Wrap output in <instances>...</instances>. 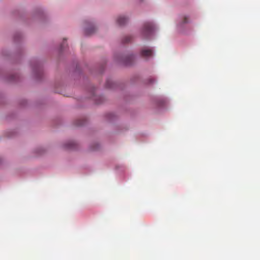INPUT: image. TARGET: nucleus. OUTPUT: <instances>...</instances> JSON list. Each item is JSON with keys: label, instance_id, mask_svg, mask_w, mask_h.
<instances>
[{"label": "nucleus", "instance_id": "7", "mask_svg": "<svg viewBox=\"0 0 260 260\" xmlns=\"http://www.w3.org/2000/svg\"><path fill=\"white\" fill-rule=\"evenodd\" d=\"M74 145V143L72 142H69L68 144H66V147L67 148L71 149L73 148V145Z\"/></svg>", "mask_w": 260, "mask_h": 260}, {"label": "nucleus", "instance_id": "4", "mask_svg": "<svg viewBox=\"0 0 260 260\" xmlns=\"http://www.w3.org/2000/svg\"><path fill=\"white\" fill-rule=\"evenodd\" d=\"M95 31V28L93 26H90L89 27L86 28L85 29V34L86 35H90L94 32Z\"/></svg>", "mask_w": 260, "mask_h": 260}, {"label": "nucleus", "instance_id": "8", "mask_svg": "<svg viewBox=\"0 0 260 260\" xmlns=\"http://www.w3.org/2000/svg\"><path fill=\"white\" fill-rule=\"evenodd\" d=\"M83 124V122H81L80 123H77V125H81Z\"/></svg>", "mask_w": 260, "mask_h": 260}, {"label": "nucleus", "instance_id": "2", "mask_svg": "<svg viewBox=\"0 0 260 260\" xmlns=\"http://www.w3.org/2000/svg\"><path fill=\"white\" fill-rule=\"evenodd\" d=\"M153 54V50L151 49H142L141 51V55L144 58L151 57Z\"/></svg>", "mask_w": 260, "mask_h": 260}, {"label": "nucleus", "instance_id": "6", "mask_svg": "<svg viewBox=\"0 0 260 260\" xmlns=\"http://www.w3.org/2000/svg\"><path fill=\"white\" fill-rule=\"evenodd\" d=\"M189 22V18L188 16H184L182 18V22L183 24L187 23Z\"/></svg>", "mask_w": 260, "mask_h": 260}, {"label": "nucleus", "instance_id": "5", "mask_svg": "<svg viewBox=\"0 0 260 260\" xmlns=\"http://www.w3.org/2000/svg\"><path fill=\"white\" fill-rule=\"evenodd\" d=\"M131 40H132V37L131 36H125L123 38L122 41L123 43H128V42H130Z\"/></svg>", "mask_w": 260, "mask_h": 260}, {"label": "nucleus", "instance_id": "3", "mask_svg": "<svg viewBox=\"0 0 260 260\" xmlns=\"http://www.w3.org/2000/svg\"><path fill=\"white\" fill-rule=\"evenodd\" d=\"M127 21V19L124 16H119L117 20V22L119 25H124Z\"/></svg>", "mask_w": 260, "mask_h": 260}, {"label": "nucleus", "instance_id": "1", "mask_svg": "<svg viewBox=\"0 0 260 260\" xmlns=\"http://www.w3.org/2000/svg\"><path fill=\"white\" fill-rule=\"evenodd\" d=\"M153 30V26L151 23L146 22L144 24L142 32L144 35L147 37L150 35Z\"/></svg>", "mask_w": 260, "mask_h": 260}]
</instances>
